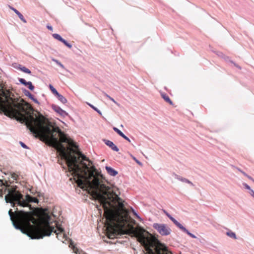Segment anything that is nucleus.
Wrapping results in <instances>:
<instances>
[{"label": "nucleus", "mask_w": 254, "mask_h": 254, "mask_svg": "<svg viewBox=\"0 0 254 254\" xmlns=\"http://www.w3.org/2000/svg\"><path fill=\"white\" fill-rule=\"evenodd\" d=\"M72 155L80 158L78 162L79 169L78 171L74 173L73 171H70L64 158L61 157V161L63 159L65 160L68 171L78 186L88 190L89 193L102 205L106 218L105 225L107 237L109 239H114L118 235L120 230L128 228L127 231L137 238L148 254H161V244L155 237L143 228H134L129 223L128 211L121 199L111 188L103 183L102 175L98 172L94 166H91L92 162L88 158L83 160L75 152Z\"/></svg>", "instance_id": "f257e3e1"}, {"label": "nucleus", "mask_w": 254, "mask_h": 254, "mask_svg": "<svg viewBox=\"0 0 254 254\" xmlns=\"http://www.w3.org/2000/svg\"><path fill=\"white\" fill-rule=\"evenodd\" d=\"M1 112L6 116L24 122L36 137H39L41 140L51 143L62 157L66 160L70 171L75 173L79 170L78 162L80 158L72 155V153H76L83 160L87 159L79 150L73 148H77L75 142L59 127L53 126L50 122L45 125V118L42 115L34 118L32 115L33 109L29 104L22 99L15 98L9 90L0 84V113Z\"/></svg>", "instance_id": "f03ea898"}, {"label": "nucleus", "mask_w": 254, "mask_h": 254, "mask_svg": "<svg viewBox=\"0 0 254 254\" xmlns=\"http://www.w3.org/2000/svg\"><path fill=\"white\" fill-rule=\"evenodd\" d=\"M8 214L15 227L20 229L23 233L31 238L42 237L41 227L36 226L38 219L35 218L31 212L18 211L16 208L15 212L10 209Z\"/></svg>", "instance_id": "7ed1b4c3"}, {"label": "nucleus", "mask_w": 254, "mask_h": 254, "mask_svg": "<svg viewBox=\"0 0 254 254\" xmlns=\"http://www.w3.org/2000/svg\"><path fill=\"white\" fill-rule=\"evenodd\" d=\"M16 187L7 186L4 191H7V194L5 196V200L7 203H10L12 207H14L15 204L27 207L29 202H37L38 199L28 194L26 195L25 200L23 199V195L16 190Z\"/></svg>", "instance_id": "20e7f679"}, {"label": "nucleus", "mask_w": 254, "mask_h": 254, "mask_svg": "<svg viewBox=\"0 0 254 254\" xmlns=\"http://www.w3.org/2000/svg\"><path fill=\"white\" fill-rule=\"evenodd\" d=\"M36 226H40L41 229H42L41 233L42 237L37 238V239L43 238L44 236H50L52 232H54L57 235V237L59 240H61L63 243L64 241L66 240V236L64 233V229L61 227L56 226L55 228L54 227L50 226L48 221L42 222L39 219L38 222L36 224Z\"/></svg>", "instance_id": "39448f33"}, {"label": "nucleus", "mask_w": 254, "mask_h": 254, "mask_svg": "<svg viewBox=\"0 0 254 254\" xmlns=\"http://www.w3.org/2000/svg\"><path fill=\"white\" fill-rule=\"evenodd\" d=\"M153 227L162 236H168L171 233V229L165 224L154 223Z\"/></svg>", "instance_id": "423d86ee"}, {"label": "nucleus", "mask_w": 254, "mask_h": 254, "mask_svg": "<svg viewBox=\"0 0 254 254\" xmlns=\"http://www.w3.org/2000/svg\"><path fill=\"white\" fill-rule=\"evenodd\" d=\"M53 37L62 42V43H63L66 46H67L68 48H71L72 47V46L71 44H69L68 43H67L64 39L59 34H53Z\"/></svg>", "instance_id": "0eeeda50"}, {"label": "nucleus", "mask_w": 254, "mask_h": 254, "mask_svg": "<svg viewBox=\"0 0 254 254\" xmlns=\"http://www.w3.org/2000/svg\"><path fill=\"white\" fill-rule=\"evenodd\" d=\"M52 108L56 112H57L61 116H64L67 115V113L65 112V111H64L58 106H57L56 105H53L52 106Z\"/></svg>", "instance_id": "6e6552de"}, {"label": "nucleus", "mask_w": 254, "mask_h": 254, "mask_svg": "<svg viewBox=\"0 0 254 254\" xmlns=\"http://www.w3.org/2000/svg\"><path fill=\"white\" fill-rule=\"evenodd\" d=\"M105 143L107 145L109 146L110 148H112L114 151L118 152L119 151V148L117 147L116 145H115L114 143L110 140H106Z\"/></svg>", "instance_id": "1a4fd4ad"}, {"label": "nucleus", "mask_w": 254, "mask_h": 254, "mask_svg": "<svg viewBox=\"0 0 254 254\" xmlns=\"http://www.w3.org/2000/svg\"><path fill=\"white\" fill-rule=\"evenodd\" d=\"M107 173L112 176H115L118 174V172L110 167H106Z\"/></svg>", "instance_id": "9d476101"}, {"label": "nucleus", "mask_w": 254, "mask_h": 254, "mask_svg": "<svg viewBox=\"0 0 254 254\" xmlns=\"http://www.w3.org/2000/svg\"><path fill=\"white\" fill-rule=\"evenodd\" d=\"M70 246H72V249L74 253L76 254H87L86 253L82 251H79L77 247H76L75 246L72 245V243L71 242L70 244Z\"/></svg>", "instance_id": "9b49d317"}, {"label": "nucleus", "mask_w": 254, "mask_h": 254, "mask_svg": "<svg viewBox=\"0 0 254 254\" xmlns=\"http://www.w3.org/2000/svg\"><path fill=\"white\" fill-rule=\"evenodd\" d=\"M179 228L182 230L183 232L186 233L188 235L190 236L192 238H196V236L193 234L190 233L188 230H187L182 224L179 227Z\"/></svg>", "instance_id": "f8f14e48"}, {"label": "nucleus", "mask_w": 254, "mask_h": 254, "mask_svg": "<svg viewBox=\"0 0 254 254\" xmlns=\"http://www.w3.org/2000/svg\"><path fill=\"white\" fill-rule=\"evenodd\" d=\"M161 97L163 98V99L169 104L172 105L173 102L171 100L169 97L165 93H161Z\"/></svg>", "instance_id": "ddd939ff"}, {"label": "nucleus", "mask_w": 254, "mask_h": 254, "mask_svg": "<svg viewBox=\"0 0 254 254\" xmlns=\"http://www.w3.org/2000/svg\"><path fill=\"white\" fill-rule=\"evenodd\" d=\"M167 217L179 228V227L181 225L180 223H179L175 219H174L172 216H171L168 212L165 214Z\"/></svg>", "instance_id": "4468645a"}, {"label": "nucleus", "mask_w": 254, "mask_h": 254, "mask_svg": "<svg viewBox=\"0 0 254 254\" xmlns=\"http://www.w3.org/2000/svg\"><path fill=\"white\" fill-rule=\"evenodd\" d=\"M167 217L179 228V227L181 225L180 223H179L175 219H174L172 216H171L168 212L165 214Z\"/></svg>", "instance_id": "2eb2a0df"}, {"label": "nucleus", "mask_w": 254, "mask_h": 254, "mask_svg": "<svg viewBox=\"0 0 254 254\" xmlns=\"http://www.w3.org/2000/svg\"><path fill=\"white\" fill-rule=\"evenodd\" d=\"M167 217L179 228V227L181 225L180 223H179L175 219H174L172 216H171L168 212L165 214Z\"/></svg>", "instance_id": "dca6fc26"}, {"label": "nucleus", "mask_w": 254, "mask_h": 254, "mask_svg": "<svg viewBox=\"0 0 254 254\" xmlns=\"http://www.w3.org/2000/svg\"><path fill=\"white\" fill-rule=\"evenodd\" d=\"M56 96L62 103L65 104L67 102L66 98L60 94L59 93Z\"/></svg>", "instance_id": "f3484780"}, {"label": "nucleus", "mask_w": 254, "mask_h": 254, "mask_svg": "<svg viewBox=\"0 0 254 254\" xmlns=\"http://www.w3.org/2000/svg\"><path fill=\"white\" fill-rule=\"evenodd\" d=\"M226 234L228 236H229L231 238H234L235 239H237L236 235L235 233H234V232H233L231 231L227 232Z\"/></svg>", "instance_id": "a211bd4d"}, {"label": "nucleus", "mask_w": 254, "mask_h": 254, "mask_svg": "<svg viewBox=\"0 0 254 254\" xmlns=\"http://www.w3.org/2000/svg\"><path fill=\"white\" fill-rule=\"evenodd\" d=\"M49 88L51 90V91H52V92L56 96L59 93L58 92V91H57V90L51 85V84H50L49 85Z\"/></svg>", "instance_id": "6ab92c4d"}, {"label": "nucleus", "mask_w": 254, "mask_h": 254, "mask_svg": "<svg viewBox=\"0 0 254 254\" xmlns=\"http://www.w3.org/2000/svg\"><path fill=\"white\" fill-rule=\"evenodd\" d=\"M20 69L21 70H22L24 72H25V73H28V74L31 73V71L29 69H28L27 68H26L25 66H23L22 67H20Z\"/></svg>", "instance_id": "aec40b11"}, {"label": "nucleus", "mask_w": 254, "mask_h": 254, "mask_svg": "<svg viewBox=\"0 0 254 254\" xmlns=\"http://www.w3.org/2000/svg\"><path fill=\"white\" fill-rule=\"evenodd\" d=\"M25 95L27 96H28L29 98H30L31 99H32L35 102L38 103V101L36 99H35L33 98V95L28 91H27V93H25Z\"/></svg>", "instance_id": "412c9836"}, {"label": "nucleus", "mask_w": 254, "mask_h": 254, "mask_svg": "<svg viewBox=\"0 0 254 254\" xmlns=\"http://www.w3.org/2000/svg\"><path fill=\"white\" fill-rule=\"evenodd\" d=\"M88 105L90 107H91L93 109H94L95 111H96L99 115H102L101 112L97 108H96L95 107H94L93 105H92V104H91L90 103H88Z\"/></svg>", "instance_id": "4be33fe9"}, {"label": "nucleus", "mask_w": 254, "mask_h": 254, "mask_svg": "<svg viewBox=\"0 0 254 254\" xmlns=\"http://www.w3.org/2000/svg\"><path fill=\"white\" fill-rule=\"evenodd\" d=\"M114 130H115L118 134H119L121 136H123L124 133L119 130L118 128L116 127H113Z\"/></svg>", "instance_id": "5701e85b"}, {"label": "nucleus", "mask_w": 254, "mask_h": 254, "mask_svg": "<svg viewBox=\"0 0 254 254\" xmlns=\"http://www.w3.org/2000/svg\"><path fill=\"white\" fill-rule=\"evenodd\" d=\"M19 81H20V82L25 85V86H27L28 85V83H29V81L28 82H27L23 78H20L19 79Z\"/></svg>", "instance_id": "b1692460"}, {"label": "nucleus", "mask_w": 254, "mask_h": 254, "mask_svg": "<svg viewBox=\"0 0 254 254\" xmlns=\"http://www.w3.org/2000/svg\"><path fill=\"white\" fill-rule=\"evenodd\" d=\"M19 18L20 19L21 21H22L24 23H26V20L24 18L23 16L20 12L17 14Z\"/></svg>", "instance_id": "393cba45"}, {"label": "nucleus", "mask_w": 254, "mask_h": 254, "mask_svg": "<svg viewBox=\"0 0 254 254\" xmlns=\"http://www.w3.org/2000/svg\"><path fill=\"white\" fill-rule=\"evenodd\" d=\"M27 87L30 90L32 91H33L34 89V86L32 85L31 82L30 81H29V83H28Z\"/></svg>", "instance_id": "a878e982"}, {"label": "nucleus", "mask_w": 254, "mask_h": 254, "mask_svg": "<svg viewBox=\"0 0 254 254\" xmlns=\"http://www.w3.org/2000/svg\"><path fill=\"white\" fill-rule=\"evenodd\" d=\"M239 171L244 175L246 177H247L248 179H249L250 180H252V181H253L254 179H253L251 176H249L248 175H247L245 172H244V171L241 170H239Z\"/></svg>", "instance_id": "bb28decb"}, {"label": "nucleus", "mask_w": 254, "mask_h": 254, "mask_svg": "<svg viewBox=\"0 0 254 254\" xmlns=\"http://www.w3.org/2000/svg\"><path fill=\"white\" fill-rule=\"evenodd\" d=\"M54 61H55L58 65H59L61 67L64 68V65L61 64L60 62H59L58 60H54Z\"/></svg>", "instance_id": "cd10ccee"}, {"label": "nucleus", "mask_w": 254, "mask_h": 254, "mask_svg": "<svg viewBox=\"0 0 254 254\" xmlns=\"http://www.w3.org/2000/svg\"><path fill=\"white\" fill-rule=\"evenodd\" d=\"M178 179L179 180H180L182 182H185V183H187L188 180L186 179V178H179Z\"/></svg>", "instance_id": "c85d7f7f"}, {"label": "nucleus", "mask_w": 254, "mask_h": 254, "mask_svg": "<svg viewBox=\"0 0 254 254\" xmlns=\"http://www.w3.org/2000/svg\"><path fill=\"white\" fill-rule=\"evenodd\" d=\"M243 185H244V186L245 187V188L246 189L249 190H250V191H251V190H252L251 189V188L250 187V186H248L247 184L244 183V184H243Z\"/></svg>", "instance_id": "c756f323"}, {"label": "nucleus", "mask_w": 254, "mask_h": 254, "mask_svg": "<svg viewBox=\"0 0 254 254\" xmlns=\"http://www.w3.org/2000/svg\"><path fill=\"white\" fill-rule=\"evenodd\" d=\"M122 137H123L126 140H127V141H128V142H130V140L129 139V138L127 137V136H126L124 134L123 136H122Z\"/></svg>", "instance_id": "7c9ffc66"}, {"label": "nucleus", "mask_w": 254, "mask_h": 254, "mask_svg": "<svg viewBox=\"0 0 254 254\" xmlns=\"http://www.w3.org/2000/svg\"><path fill=\"white\" fill-rule=\"evenodd\" d=\"M20 144H21V146L23 147L24 148H27V146L22 142H20Z\"/></svg>", "instance_id": "2f4dec72"}, {"label": "nucleus", "mask_w": 254, "mask_h": 254, "mask_svg": "<svg viewBox=\"0 0 254 254\" xmlns=\"http://www.w3.org/2000/svg\"><path fill=\"white\" fill-rule=\"evenodd\" d=\"M109 99L110 100H111L112 101H113L114 103H115L117 105L119 106V104H118V103L113 98H112L111 97H109Z\"/></svg>", "instance_id": "473e14b6"}, {"label": "nucleus", "mask_w": 254, "mask_h": 254, "mask_svg": "<svg viewBox=\"0 0 254 254\" xmlns=\"http://www.w3.org/2000/svg\"><path fill=\"white\" fill-rule=\"evenodd\" d=\"M47 28H48L49 30H51V31H53V27H52L51 26L47 25Z\"/></svg>", "instance_id": "72a5a7b5"}, {"label": "nucleus", "mask_w": 254, "mask_h": 254, "mask_svg": "<svg viewBox=\"0 0 254 254\" xmlns=\"http://www.w3.org/2000/svg\"><path fill=\"white\" fill-rule=\"evenodd\" d=\"M251 195L254 197V191L253 190H251V192H250Z\"/></svg>", "instance_id": "f704fd0d"}, {"label": "nucleus", "mask_w": 254, "mask_h": 254, "mask_svg": "<svg viewBox=\"0 0 254 254\" xmlns=\"http://www.w3.org/2000/svg\"><path fill=\"white\" fill-rule=\"evenodd\" d=\"M133 159L137 162L138 164L141 165V163L138 161L135 157H133Z\"/></svg>", "instance_id": "c9c22d12"}, {"label": "nucleus", "mask_w": 254, "mask_h": 254, "mask_svg": "<svg viewBox=\"0 0 254 254\" xmlns=\"http://www.w3.org/2000/svg\"><path fill=\"white\" fill-rule=\"evenodd\" d=\"M187 183L189 184H190V185H192V186L193 185V184H192V182H191L189 180H188V182H187Z\"/></svg>", "instance_id": "e433bc0d"}, {"label": "nucleus", "mask_w": 254, "mask_h": 254, "mask_svg": "<svg viewBox=\"0 0 254 254\" xmlns=\"http://www.w3.org/2000/svg\"><path fill=\"white\" fill-rule=\"evenodd\" d=\"M2 195H3L2 191V190H0V196L2 197Z\"/></svg>", "instance_id": "4c0bfd02"}, {"label": "nucleus", "mask_w": 254, "mask_h": 254, "mask_svg": "<svg viewBox=\"0 0 254 254\" xmlns=\"http://www.w3.org/2000/svg\"><path fill=\"white\" fill-rule=\"evenodd\" d=\"M104 95L107 97L109 99V97H111L110 96H109L108 94H107L106 93H104Z\"/></svg>", "instance_id": "58836bf2"}, {"label": "nucleus", "mask_w": 254, "mask_h": 254, "mask_svg": "<svg viewBox=\"0 0 254 254\" xmlns=\"http://www.w3.org/2000/svg\"><path fill=\"white\" fill-rule=\"evenodd\" d=\"M9 7H10V8L11 9H12L14 12H15V10H16V9H15V8H13V7H11V6H9Z\"/></svg>", "instance_id": "ea45409f"}, {"label": "nucleus", "mask_w": 254, "mask_h": 254, "mask_svg": "<svg viewBox=\"0 0 254 254\" xmlns=\"http://www.w3.org/2000/svg\"><path fill=\"white\" fill-rule=\"evenodd\" d=\"M17 15L19 13V12L16 9L15 12H14Z\"/></svg>", "instance_id": "a19ab883"}, {"label": "nucleus", "mask_w": 254, "mask_h": 254, "mask_svg": "<svg viewBox=\"0 0 254 254\" xmlns=\"http://www.w3.org/2000/svg\"><path fill=\"white\" fill-rule=\"evenodd\" d=\"M235 66H236L237 67L239 68V69H241V67H240V66H239L238 65H237V64H235Z\"/></svg>", "instance_id": "79ce46f5"}, {"label": "nucleus", "mask_w": 254, "mask_h": 254, "mask_svg": "<svg viewBox=\"0 0 254 254\" xmlns=\"http://www.w3.org/2000/svg\"><path fill=\"white\" fill-rule=\"evenodd\" d=\"M163 212H164V213L165 214H166V213H167V212L166 211H165V210H163Z\"/></svg>", "instance_id": "37998d69"}, {"label": "nucleus", "mask_w": 254, "mask_h": 254, "mask_svg": "<svg viewBox=\"0 0 254 254\" xmlns=\"http://www.w3.org/2000/svg\"><path fill=\"white\" fill-rule=\"evenodd\" d=\"M58 162L60 164H61L60 160H58Z\"/></svg>", "instance_id": "c03bdc74"}, {"label": "nucleus", "mask_w": 254, "mask_h": 254, "mask_svg": "<svg viewBox=\"0 0 254 254\" xmlns=\"http://www.w3.org/2000/svg\"><path fill=\"white\" fill-rule=\"evenodd\" d=\"M253 182H254V179L253 180Z\"/></svg>", "instance_id": "a18cd8bd"}]
</instances>
